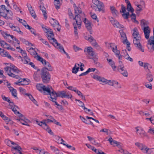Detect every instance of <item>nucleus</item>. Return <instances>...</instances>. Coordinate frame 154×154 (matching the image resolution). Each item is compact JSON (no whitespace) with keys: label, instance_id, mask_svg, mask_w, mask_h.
Segmentation results:
<instances>
[{"label":"nucleus","instance_id":"1","mask_svg":"<svg viewBox=\"0 0 154 154\" xmlns=\"http://www.w3.org/2000/svg\"><path fill=\"white\" fill-rule=\"evenodd\" d=\"M42 91L46 94L49 95L51 98L50 100L54 102L55 104L58 106V103L56 101L58 96L57 94L54 91L51 87L45 86Z\"/></svg>","mask_w":154,"mask_h":154},{"label":"nucleus","instance_id":"21","mask_svg":"<svg viewBox=\"0 0 154 154\" xmlns=\"http://www.w3.org/2000/svg\"><path fill=\"white\" fill-rule=\"evenodd\" d=\"M107 60L109 62V64L111 66L113 70L115 71H117V67L115 66L114 62L110 59H107Z\"/></svg>","mask_w":154,"mask_h":154},{"label":"nucleus","instance_id":"42","mask_svg":"<svg viewBox=\"0 0 154 154\" xmlns=\"http://www.w3.org/2000/svg\"><path fill=\"white\" fill-rule=\"evenodd\" d=\"M80 118L81 120L83 121V122L85 123L86 124H91V125L93 124V123L92 122L90 121H88L87 120H86V119L81 116H80Z\"/></svg>","mask_w":154,"mask_h":154},{"label":"nucleus","instance_id":"8","mask_svg":"<svg viewBox=\"0 0 154 154\" xmlns=\"http://www.w3.org/2000/svg\"><path fill=\"white\" fill-rule=\"evenodd\" d=\"M58 97L62 98H66L68 99H71L72 97L71 93L67 92L65 91H58Z\"/></svg>","mask_w":154,"mask_h":154},{"label":"nucleus","instance_id":"22","mask_svg":"<svg viewBox=\"0 0 154 154\" xmlns=\"http://www.w3.org/2000/svg\"><path fill=\"white\" fill-rule=\"evenodd\" d=\"M125 1L127 4V10L128 11H131V13H133L134 10L132 7L130 2L128 0H125Z\"/></svg>","mask_w":154,"mask_h":154},{"label":"nucleus","instance_id":"26","mask_svg":"<svg viewBox=\"0 0 154 154\" xmlns=\"http://www.w3.org/2000/svg\"><path fill=\"white\" fill-rule=\"evenodd\" d=\"M20 57H21V60L24 63L27 64L30 62V59L27 56L23 57H21L20 56Z\"/></svg>","mask_w":154,"mask_h":154},{"label":"nucleus","instance_id":"48","mask_svg":"<svg viewBox=\"0 0 154 154\" xmlns=\"http://www.w3.org/2000/svg\"><path fill=\"white\" fill-rule=\"evenodd\" d=\"M113 86L116 89H119L121 88V85L118 82L115 81Z\"/></svg>","mask_w":154,"mask_h":154},{"label":"nucleus","instance_id":"52","mask_svg":"<svg viewBox=\"0 0 154 154\" xmlns=\"http://www.w3.org/2000/svg\"><path fill=\"white\" fill-rule=\"evenodd\" d=\"M86 27L88 30L89 31L90 34H92L91 27L90 22L85 25Z\"/></svg>","mask_w":154,"mask_h":154},{"label":"nucleus","instance_id":"10","mask_svg":"<svg viewBox=\"0 0 154 154\" xmlns=\"http://www.w3.org/2000/svg\"><path fill=\"white\" fill-rule=\"evenodd\" d=\"M73 7L75 10V14H80L81 15V19L85 17V14L82 12L81 8L80 7H77L75 4H74Z\"/></svg>","mask_w":154,"mask_h":154},{"label":"nucleus","instance_id":"43","mask_svg":"<svg viewBox=\"0 0 154 154\" xmlns=\"http://www.w3.org/2000/svg\"><path fill=\"white\" fill-rule=\"evenodd\" d=\"M122 42L124 44H126L127 45V48L129 51H130L131 50V48L130 47V43L128 41L127 39H126L125 41H123Z\"/></svg>","mask_w":154,"mask_h":154},{"label":"nucleus","instance_id":"54","mask_svg":"<svg viewBox=\"0 0 154 154\" xmlns=\"http://www.w3.org/2000/svg\"><path fill=\"white\" fill-rule=\"evenodd\" d=\"M0 15L6 19H9V17L7 16V14L0 11Z\"/></svg>","mask_w":154,"mask_h":154},{"label":"nucleus","instance_id":"33","mask_svg":"<svg viewBox=\"0 0 154 154\" xmlns=\"http://www.w3.org/2000/svg\"><path fill=\"white\" fill-rule=\"evenodd\" d=\"M91 43L93 46L96 48L98 50L100 49V47L98 45L96 40L94 39Z\"/></svg>","mask_w":154,"mask_h":154},{"label":"nucleus","instance_id":"40","mask_svg":"<svg viewBox=\"0 0 154 154\" xmlns=\"http://www.w3.org/2000/svg\"><path fill=\"white\" fill-rule=\"evenodd\" d=\"M5 142L9 146H11L12 145H14V146L17 145V144L11 141L10 140H5Z\"/></svg>","mask_w":154,"mask_h":154},{"label":"nucleus","instance_id":"28","mask_svg":"<svg viewBox=\"0 0 154 154\" xmlns=\"http://www.w3.org/2000/svg\"><path fill=\"white\" fill-rule=\"evenodd\" d=\"M73 26L74 27V29H75L74 31V34L75 35V38L77 39L78 38V33L77 32V24L75 23V22H73Z\"/></svg>","mask_w":154,"mask_h":154},{"label":"nucleus","instance_id":"2","mask_svg":"<svg viewBox=\"0 0 154 154\" xmlns=\"http://www.w3.org/2000/svg\"><path fill=\"white\" fill-rule=\"evenodd\" d=\"M4 69L5 72L9 76L17 79L19 78L18 75L14 74L12 72L16 74H18L20 72V71L16 66L13 64H11L10 66H7Z\"/></svg>","mask_w":154,"mask_h":154},{"label":"nucleus","instance_id":"55","mask_svg":"<svg viewBox=\"0 0 154 154\" xmlns=\"http://www.w3.org/2000/svg\"><path fill=\"white\" fill-rule=\"evenodd\" d=\"M120 143L119 142H117V141L115 140H113L112 142V144H110L111 145H113V146H115V145L118 146V147H119L120 146L119 145Z\"/></svg>","mask_w":154,"mask_h":154},{"label":"nucleus","instance_id":"61","mask_svg":"<svg viewBox=\"0 0 154 154\" xmlns=\"http://www.w3.org/2000/svg\"><path fill=\"white\" fill-rule=\"evenodd\" d=\"M115 80H107V82H106V84H108L110 86H113L114 84Z\"/></svg>","mask_w":154,"mask_h":154},{"label":"nucleus","instance_id":"5","mask_svg":"<svg viewBox=\"0 0 154 154\" xmlns=\"http://www.w3.org/2000/svg\"><path fill=\"white\" fill-rule=\"evenodd\" d=\"M46 36L50 42L54 45V46L57 48L58 42L57 40L54 37V34L53 32L51 30L46 29Z\"/></svg>","mask_w":154,"mask_h":154},{"label":"nucleus","instance_id":"57","mask_svg":"<svg viewBox=\"0 0 154 154\" xmlns=\"http://www.w3.org/2000/svg\"><path fill=\"white\" fill-rule=\"evenodd\" d=\"M85 38L86 40H88L89 42L90 43H91L94 39V38L91 35H90L89 37H87V36H85Z\"/></svg>","mask_w":154,"mask_h":154},{"label":"nucleus","instance_id":"34","mask_svg":"<svg viewBox=\"0 0 154 154\" xmlns=\"http://www.w3.org/2000/svg\"><path fill=\"white\" fill-rule=\"evenodd\" d=\"M26 95L28 96L29 99L34 104L37 106H38L37 104V101L34 99L32 96L30 94H26Z\"/></svg>","mask_w":154,"mask_h":154},{"label":"nucleus","instance_id":"15","mask_svg":"<svg viewBox=\"0 0 154 154\" xmlns=\"http://www.w3.org/2000/svg\"><path fill=\"white\" fill-rule=\"evenodd\" d=\"M144 33L145 38L146 39H148L149 36V33L150 32V29L148 26L144 27L143 29Z\"/></svg>","mask_w":154,"mask_h":154},{"label":"nucleus","instance_id":"56","mask_svg":"<svg viewBox=\"0 0 154 154\" xmlns=\"http://www.w3.org/2000/svg\"><path fill=\"white\" fill-rule=\"evenodd\" d=\"M39 40H41L43 43L45 44L46 45H47L48 47L50 48L51 47L48 44V42L46 41L45 40L43 39V38H39Z\"/></svg>","mask_w":154,"mask_h":154},{"label":"nucleus","instance_id":"46","mask_svg":"<svg viewBox=\"0 0 154 154\" xmlns=\"http://www.w3.org/2000/svg\"><path fill=\"white\" fill-rule=\"evenodd\" d=\"M79 67H77L76 64H75L72 69V72L73 73L76 74L79 71Z\"/></svg>","mask_w":154,"mask_h":154},{"label":"nucleus","instance_id":"51","mask_svg":"<svg viewBox=\"0 0 154 154\" xmlns=\"http://www.w3.org/2000/svg\"><path fill=\"white\" fill-rule=\"evenodd\" d=\"M14 105H11V104H10V106L11 107V108L12 109V110L14 112L15 114H19V116H20V114L18 111H17L16 109L14 107Z\"/></svg>","mask_w":154,"mask_h":154},{"label":"nucleus","instance_id":"47","mask_svg":"<svg viewBox=\"0 0 154 154\" xmlns=\"http://www.w3.org/2000/svg\"><path fill=\"white\" fill-rule=\"evenodd\" d=\"M58 49L60 52L62 54H63V53L65 51L63 47L59 43H58Z\"/></svg>","mask_w":154,"mask_h":154},{"label":"nucleus","instance_id":"32","mask_svg":"<svg viewBox=\"0 0 154 154\" xmlns=\"http://www.w3.org/2000/svg\"><path fill=\"white\" fill-rule=\"evenodd\" d=\"M148 44L152 45V48L154 50V37H150V39L148 40Z\"/></svg>","mask_w":154,"mask_h":154},{"label":"nucleus","instance_id":"62","mask_svg":"<svg viewBox=\"0 0 154 154\" xmlns=\"http://www.w3.org/2000/svg\"><path fill=\"white\" fill-rule=\"evenodd\" d=\"M148 133L151 134H154V128L150 127L148 131Z\"/></svg>","mask_w":154,"mask_h":154},{"label":"nucleus","instance_id":"45","mask_svg":"<svg viewBox=\"0 0 154 154\" xmlns=\"http://www.w3.org/2000/svg\"><path fill=\"white\" fill-rule=\"evenodd\" d=\"M140 23L141 26L146 27L149 24V22L148 21L143 19L141 20Z\"/></svg>","mask_w":154,"mask_h":154},{"label":"nucleus","instance_id":"7","mask_svg":"<svg viewBox=\"0 0 154 154\" xmlns=\"http://www.w3.org/2000/svg\"><path fill=\"white\" fill-rule=\"evenodd\" d=\"M141 42V40L140 37H137V38H136L135 37L134 38H133V43L136 47L140 51L142 52H144V49L140 43Z\"/></svg>","mask_w":154,"mask_h":154},{"label":"nucleus","instance_id":"44","mask_svg":"<svg viewBox=\"0 0 154 154\" xmlns=\"http://www.w3.org/2000/svg\"><path fill=\"white\" fill-rule=\"evenodd\" d=\"M18 21L20 23H21L26 28H27V26L29 25L27 24V23L26 22V21L22 19H20L19 18H18Z\"/></svg>","mask_w":154,"mask_h":154},{"label":"nucleus","instance_id":"25","mask_svg":"<svg viewBox=\"0 0 154 154\" xmlns=\"http://www.w3.org/2000/svg\"><path fill=\"white\" fill-rule=\"evenodd\" d=\"M132 35L133 37V38H137V37H140L139 34L138 30L136 27L134 28L133 30Z\"/></svg>","mask_w":154,"mask_h":154},{"label":"nucleus","instance_id":"39","mask_svg":"<svg viewBox=\"0 0 154 154\" xmlns=\"http://www.w3.org/2000/svg\"><path fill=\"white\" fill-rule=\"evenodd\" d=\"M97 6L98 8V11H101L102 10L103 8L104 5L102 2H100Z\"/></svg>","mask_w":154,"mask_h":154},{"label":"nucleus","instance_id":"18","mask_svg":"<svg viewBox=\"0 0 154 154\" xmlns=\"http://www.w3.org/2000/svg\"><path fill=\"white\" fill-rule=\"evenodd\" d=\"M9 27L12 30L16 32L21 35H23V33L21 31L18 27L11 24L9 25Z\"/></svg>","mask_w":154,"mask_h":154},{"label":"nucleus","instance_id":"19","mask_svg":"<svg viewBox=\"0 0 154 154\" xmlns=\"http://www.w3.org/2000/svg\"><path fill=\"white\" fill-rule=\"evenodd\" d=\"M0 55L2 57H7L11 60H14V58L8 52L5 51L4 49L3 51H2L1 52H0Z\"/></svg>","mask_w":154,"mask_h":154},{"label":"nucleus","instance_id":"49","mask_svg":"<svg viewBox=\"0 0 154 154\" xmlns=\"http://www.w3.org/2000/svg\"><path fill=\"white\" fill-rule=\"evenodd\" d=\"M27 29L30 30L32 34H33L35 35V36H36L37 35V34L36 33L35 30L34 29L32 28L29 25H27Z\"/></svg>","mask_w":154,"mask_h":154},{"label":"nucleus","instance_id":"37","mask_svg":"<svg viewBox=\"0 0 154 154\" xmlns=\"http://www.w3.org/2000/svg\"><path fill=\"white\" fill-rule=\"evenodd\" d=\"M44 87L45 85L42 84H39L36 85L37 89L41 92H42Z\"/></svg>","mask_w":154,"mask_h":154},{"label":"nucleus","instance_id":"11","mask_svg":"<svg viewBox=\"0 0 154 154\" xmlns=\"http://www.w3.org/2000/svg\"><path fill=\"white\" fill-rule=\"evenodd\" d=\"M136 133L137 135H139L141 138L145 137H148V136L145 132V131L142 129H138L137 128H136Z\"/></svg>","mask_w":154,"mask_h":154},{"label":"nucleus","instance_id":"9","mask_svg":"<svg viewBox=\"0 0 154 154\" xmlns=\"http://www.w3.org/2000/svg\"><path fill=\"white\" fill-rule=\"evenodd\" d=\"M93 49L91 47H88L84 49V52L86 55H88L90 59H93L94 53Z\"/></svg>","mask_w":154,"mask_h":154},{"label":"nucleus","instance_id":"30","mask_svg":"<svg viewBox=\"0 0 154 154\" xmlns=\"http://www.w3.org/2000/svg\"><path fill=\"white\" fill-rule=\"evenodd\" d=\"M117 71H119L120 73L123 75L124 76L127 77L128 75V73L127 70L125 69H120L118 70Z\"/></svg>","mask_w":154,"mask_h":154},{"label":"nucleus","instance_id":"17","mask_svg":"<svg viewBox=\"0 0 154 154\" xmlns=\"http://www.w3.org/2000/svg\"><path fill=\"white\" fill-rule=\"evenodd\" d=\"M110 47L111 48L112 51L116 54V55H119L120 54L119 51L117 50V45L113 43H111L109 44Z\"/></svg>","mask_w":154,"mask_h":154},{"label":"nucleus","instance_id":"3","mask_svg":"<svg viewBox=\"0 0 154 154\" xmlns=\"http://www.w3.org/2000/svg\"><path fill=\"white\" fill-rule=\"evenodd\" d=\"M37 124L41 126L45 130L49 133L51 135L53 134V132L49 128V126L47 125V123L50 122H55L56 125H58V122H57L55 119L53 120L47 119L44 120L42 121L39 122L38 121H36Z\"/></svg>","mask_w":154,"mask_h":154},{"label":"nucleus","instance_id":"27","mask_svg":"<svg viewBox=\"0 0 154 154\" xmlns=\"http://www.w3.org/2000/svg\"><path fill=\"white\" fill-rule=\"evenodd\" d=\"M49 22L51 25L54 27H56V26L57 25L58 23L57 21L54 18H50Z\"/></svg>","mask_w":154,"mask_h":154},{"label":"nucleus","instance_id":"64","mask_svg":"<svg viewBox=\"0 0 154 154\" xmlns=\"http://www.w3.org/2000/svg\"><path fill=\"white\" fill-rule=\"evenodd\" d=\"M66 88L68 89L74 91L76 88L72 86H66Z\"/></svg>","mask_w":154,"mask_h":154},{"label":"nucleus","instance_id":"12","mask_svg":"<svg viewBox=\"0 0 154 154\" xmlns=\"http://www.w3.org/2000/svg\"><path fill=\"white\" fill-rule=\"evenodd\" d=\"M20 116H19L20 118L19 120L20 122L23 125L29 126L28 123L29 122V121L25 118L22 114H20Z\"/></svg>","mask_w":154,"mask_h":154},{"label":"nucleus","instance_id":"53","mask_svg":"<svg viewBox=\"0 0 154 154\" xmlns=\"http://www.w3.org/2000/svg\"><path fill=\"white\" fill-rule=\"evenodd\" d=\"M119 65L118 67V68H116L117 71L118 70L123 69L124 68V66L123 64H122V61L119 60Z\"/></svg>","mask_w":154,"mask_h":154},{"label":"nucleus","instance_id":"6","mask_svg":"<svg viewBox=\"0 0 154 154\" xmlns=\"http://www.w3.org/2000/svg\"><path fill=\"white\" fill-rule=\"evenodd\" d=\"M48 70L49 71L46 67L43 68L41 70V77L43 82L45 83L48 82L50 79V75Z\"/></svg>","mask_w":154,"mask_h":154},{"label":"nucleus","instance_id":"16","mask_svg":"<svg viewBox=\"0 0 154 154\" xmlns=\"http://www.w3.org/2000/svg\"><path fill=\"white\" fill-rule=\"evenodd\" d=\"M121 9L122 11H120V12L123 13L122 15V17L125 19H128L129 15V13L128 12L125 13L126 11L125 7L123 5H121Z\"/></svg>","mask_w":154,"mask_h":154},{"label":"nucleus","instance_id":"63","mask_svg":"<svg viewBox=\"0 0 154 154\" xmlns=\"http://www.w3.org/2000/svg\"><path fill=\"white\" fill-rule=\"evenodd\" d=\"M29 12L32 15V16L35 19L36 17V15H35L34 11L33 10H32L29 11Z\"/></svg>","mask_w":154,"mask_h":154},{"label":"nucleus","instance_id":"20","mask_svg":"<svg viewBox=\"0 0 154 154\" xmlns=\"http://www.w3.org/2000/svg\"><path fill=\"white\" fill-rule=\"evenodd\" d=\"M40 62L45 67L48 68L49 71L52 70V68L51 67V65L48 62L46 61V60L43 59V60L41 61Z\"/></svg>","mask_w":154,"mask_h":154},{"label":"nucleus","instance_id":"29","mask_svg":"<svg viewBox=\"0 0 154 154\" xmlns=\"http://www.w3.org/2000/svg\"><path fill=\"white\" fill-rule=\"evenodd\" d=\"M146 79L149 82H151L152 81L153 77L150 72H149V73L146 74Z\"/></svg>","mask_w":154,"mask_h":154},{"label":"nucleus","instance_id":"23","mask_svg":"<svg viewBox=\"0 0 154 154\" xmlns=\"http://www.w3.org/2000/svg\"><path fill=\"white\" fill-rule=\"evenodd\" d=\"M8 88L10 92H11L12 96H13L14 98H16L18 99V98L17 97L16 90L11 86L8 87Z\"/></svg>","mask_w":154,"mask_h":154},{"label":"nucleus","instance_id":"50","mask_svg":"<svg viewBox=\"0 0 154 154\" xmlns=\"http://www.w3.org/2000/svg\"><path fill=\"white\" fill-rule=\"evenodd\" d=\"M144 152L147 153L148 154H153L152 149H147V148H146Z\"/></svg>","mask_w":154,"mask_h":154},{"label":"nucleus","instance_id":"58","mask_svg":"<svg viewBox=\"0 0 154 154\" xmlns=\"http://www.w3.org/2000/svg\"><path fill=\"white\" fill-rule=\"evenodd\" d=\"M8 37H7L6 39L7 40V41H8V42L10 43L11 42V39L12 40L13 39V37H12V36H14L12 35H10V34H9L8 35Z\"/></svg>","mask_w":154,"mask_h":154},{"label":"nucleus","instance_id":"36","mask_svg":"<svg viewBox=\"0 0 154 154\" xmlns=\"http://www.w3.org/2000/svg\"><path fill=\"white\" fill-rule=\"evenodd\" d=\"M110 10L113 15L115 17L117 16L118 14V11L114 7H110Z\"/></svg>","mask_w":154,"mask_h":154},{"label":"nucleus","instance_id":"41","mask_svg":"<svg viewBox=\"0 0 154 154\" xmlns=\"http://www.w3.org/2000/svg\"><path fill=\"white\" fill-rule=\"evenodd\" d=\"M119 32L120 34L121 38L124 39L123 41H125L126 39H127L125 33L122 30H120Z\"/></svg>","mask_w":154,"mask_h":154},{"label":"nucleus","instance_id":"13","mask_svg":"<svg viewBox=\"0 0 154 154\" xmlns=\"http://www.w3.org/2000/svg\"><path fill=\"white\" fill-rule=\"evenodd\" d=\"M21 149L20 146L17 144L16 146L12 147L11 150L12 153L14 154H22L20 151Z\"/></svg>","mask_w":154,"mask_h":154},{"label":"nucleus","instance_id":"14","mask_svg":"<svg viewBox=\"0 0 154 154\" xmlns=\"http://www.w3.org/2000/svg\"><path fill=\"white\" fill-rule=\"evenodd\" d=\"M110 21L114 27L119 28H124V26L120 24L117 21L114 20L112 18L110 19Z\"/></svg>","mask_w":154,"mask_h":154},{"label":"nucleus","instance_id":"31","mask_svg":"<svg viewBox=\"0 0 154 154\" xmlns=\"http://www.w3.org/2000/svg\"><path fill=\"white\" fill-rule=\"evenodd\" d=\"M93 59L94 60L95 65L97 67L101 68L103 67L102 64L100 62H97V58H94Z\"/></svg>","mask_w":154,"mask_h":154},{"label":"nucleus","instance_id":"38","mask_svg":"<svg viewBox=\"0 0 154 154\" xmlns=\"http://www.w3.org/2000/svg\"><path fill=\"white\" fill-rule=\"evenodd\" d=\"M29 52L30 54L33 56H34L35 57H36V55L38 54L34 50V49L32 48H30L29 49Z\"/></svg>","mask_w":154,"mask_h":154},{"label":"nucleus","instance_id":"4","mask_svg":"<svg viewBox=\"0 0 154 154\" xmlns=\"http://www.w3.org/2000/svg\"><path fill=\"white\" fill-rule=\"evenodd\" d=\"M68 11V14L70 19H73L74 21V22H75V23L77 24L78 28L80 29L81 27L82 23L80 15V14H75V17H74L70 9H69Z\"/></svg>","mask_w":154,"mask_h":154},{"label":"nucleus","instance_id":"59","mask_svg":"<svg viewBox=\"0 0 154 154\" xmlns=\"http://www.w3.org/2000/svg\"><path fill=\"white\" fill-rule=\"evenodd\" d=\"M18 51L23 56V57L27 56L26 53L25 51L23 50L22 49H20V51Z\"/></svg>","mask_w":154,"mask_h":154},{"label":"nucleus","instance_id":"60","mask_svg":"<svg viewBox=\"0 0 154 154\" xmlns=\"http://www.w3.org/2000/svg\"><path fill=\"white\" fill-rule=\"evenodd\" d=\"M102 77H101L97 75H94L93 77L94 79L99 81L100 82H101V80Z\"/></svg>","mask_w":154,"mask_h":154},{"label":"nucleus","instance_id":"35","mask_svg":"<svg viewBox=\"0 0 154 154\" xmlns=\"http://www.w3.org/2000/svg\"><path fill=\"white\" fill-rule=\"evenodd\" d=\"M1 45L4 48L7 49L8 50L9 49L10 47V45L8 44L7 43L5 42L2 41Z\"/></svg>","mask_w":154,"mask_h":154},{"label":"nucleus","instance_id":"24","mask_svg":"<svg viewBox=\"0 0 154 154\" xmlns=\"http://www.w3.org/2000/svg\"><path fill=\"white\" fill-rule=\"evenodd\" d=\"M135 145L142 150L143 152L146 148L145 145H143L142 143L139 142L136 143Z\"/></svg>","mask_w":154,"mask_h":154}]
</instances>
